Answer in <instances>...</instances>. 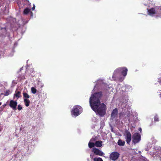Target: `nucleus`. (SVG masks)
I'll return each mask as SVG.
<instances>
[{
  "instance_id": "nucleus-15",
  "label": "nucleus",
  "mask_w": 161,
  "mask_h": 161,
  "mask_svg": "<svg viewBox=\"0 0 161 161\" xmlns=\"http://www.w3.org/2000/svg\"><path fill=\"white\" fill-rule=\"evenodd\" d=\"M23 94L24 99H28L30 97V96L27 93L23 92Z\"/></svg>"
},
{
  "instance_id": "nucleus-17",
  "label": "nucleus",
  "mask_w": 161,
  "mask_h": 161,
  "mask_svg": "<svg viewBox=\"0 0 161 161\" xmlns=\"http://www.w3.org/2000/svg\"><path fill=\"white\" fill-rule=\"evenodd\" d=\"M31 91L32 92L33 94H35L36 92V89L34 87H32L31 88Z\"/></svg>"
},
{
  "instance_id": "nucleus-27",
  "label": "nucleus",
  "mask_w": 161,
  "mask_h": 161,
  "mask_svg": "<svg viewBox=\"0 0 161 161\" xmlns=\"http://www.w3.org/2000/svg\"><path fill=\"white\" fill-rule=\"evenodd\" d=\"M139 130L140 131H142V129L141 128H139Z\"/></svg>"
},
{
  "instance_id": "nucleus-11",
  "label": "nucleus",
  "mask_w": 161,
  "mask_h": 161,
  "mask_svg": "<svg viewBox=\"0 0 161 161\" xmlns=\"http://www.w3.org/2000/svg\"><path fill=\"white\" fill-rule=\"evenodd\" d=\"M102 141H96L95 143V145L97 147H100L102 146Z\"/></svg>"
},
{
  "instance_id": "nucleus-24",
  "label": "nucleus",
  "mask_w": 161,
  "mask_h": 161,
  "mask_svg": "<svg viewBox=\"0 0 161 161\" xmlns=\"http://www.w3.org/2000/svg\"><path fill=\"white\" fill-rule=\"evenodd\" d=\"M120 70H127V69L125 67H122L119 68Z\"/></svg>"
},
{
  "instance_id": "nucleus-21",
  "label": "nucleus",
  "mask_w": 161,
  "mask_h": 161,
  "mask_svg": "<svg viewBox=\"0 0 161 161\" xmlns=\"http://www.w3.org/2000/svg\"><path fill=\"white\" fill-rule=\"evenodd\" d=\"M154 120L155 122L158 121H159L158 117L157 115H156L154 116Z\"/></svg>"
},
{
  "instance_id": "nucleus-20",
  "label": "nucleus",
  "mask_w": 161,
  "mask_h": 161,
  "mask_svg": "<svg viewBox=\"0 0 161 161\" xmlns=\"http://www.w3.org/2000/svg\"><path fill=\"white\" fill-rule=\"evenodd\" d=\"M10 91L9 90H7L5 92V93L4 94V96H8L10 94Z\"/></svg>"
},
{
  "instance_id": "nucleus-19",
  "label": "nucleus",
  "mask_w": 161,
  "mask_h": 161,
  "mask_svg": "<svg viewBox=\"0 0 161 161\" xmlns=\"http://www.w3.org/2000/svg\"><path fill=\"white\" fill-rule=\"evenodd\" d=\"M30 11V9L28 8L25 9L24 11V14H27L29 13Z\"/></svg>"
},
{
  "instance_id": "nucleus-13",
  "label": "nucleus",
  "mask_w": 161,
  "mask_h": 161,
  "mask_svg": "<svg viewBox=\"0 0 161 161\" xmlns=\"http://www.w3.org/2000/svg\"><path fill=\"white\" fill-rule=\"evenodd\" d=\"M118 144L120 146H124L125 143V141H123L121 139H119L118 141Z\"/></svg>"
},
{
  "instance_id": "nucleus-1",
  "label": "nucleus",
  "mask_w": 161,
  "mask_h": 161,
  "mask_svg": "<svg viewBox=\"0 0 161 161\" xmlns=\"http://www.w3.org/2000/svg\"><path fill=\"white\" fill-rule=\"evenodd\" d=\"M103 95L101 91L94 93L90 98L89 103L92 109L101 116L106 113L107 107L103 103H101L100 99Z\"/></svg>"
},
{
  "instance_id": "nucleus-29",
  "label": "nucleus",
  "mask_w": 161,
  "mask_h": 161,
  "mask_svg": "<svg viewBox=\"0 0 161 161\" xmlns=\"http://www.w3.org/2000/svg\"><path fill=\"white\" fill-rule=\"evenodd\" d=\"M22 68H21V69H23Z\"/></svg>"
},
{
  "instance_id": "nucleus-28",
  "label": "nucleus",
  "mask_w": 161,
  "mask_h": 161,
  "mask_svg": "<svg viewBox=\"0 0 161 161\" xmlns=\"http://www.w3.org/2000/svg\"><path fill=\"white\" fill-rule=\"evenodd\" d=\"M1 104H2L0 102V106L1 105Z\"/></svg>"
},
{
  "instance_id": "nucleus-9",
  "label": "nucleus",
  "mask_w": 161,
  "mask_h": 161,
  "mask_svg": "<svg viewBox=\"0 0 161 161\" xmlns=\"http://www.w3.org/2000/svg\"><path fill=\"white\" fill-rule=\"evenodd\" d=\"M118 111L117 108L113 109L111 114V118L112 119H114L116 117L118 114Z\"/></svg>"
},
{
  "instance_id": "nucleus-7",
  "label": "nucleus",
  "mask_w": 161,
  "mask_h": 161,
  "mask_svg": "<svg viewBox=\"0 0 161 161\" xmlns=\"http://www.w3.org/2000/svg\"><path fill=\"white\" fill-rule=\"evenodd\" d=\"M9 105L13 110H16L17 105V103L16 101L11 100L10 101Z\"/></svg>"
},
{
  "instance_id": "nucleus-2",
  "label": "nucleus",
  "mask_w": 161,
  "mask_h": 161,
  "mask_svg": "<svg viewBox=\"0 0 161 161\" xmlns=\"http://www.w3.org/2000/svg\"><path fill=\"white\" fill-rule=\"evenodd\" d=\"M82 108L81 106L75 105L71 111V114L75 116H78L82 112Z\"/></svg>"
},
{
  "instance_id": "nucleus-16",
  "label": "nucleus",
  "mask_w": 161,
  "mask_h": 161,
  "mask_svg": "<svg viewBox=\"0 0 161 161\" xmlns=\"http://www.w3.org/2000/svg\"><path fill=\"white\" fill-rule=\"evenodd\" d=\"M95 145V144L93 142H89L88 143V146L89 148H91L93 147Z\"/></svg>"
},
{
  "instance_id": "nucleus-25",
  "label": "nucleus",
  "mask_w": 161,
  "mask_h": 161,
  "mask_svg": "<svg viewBox=\"0 0 161 161\" xmlns=\"http://www.w3.org/2000/svg\"><path fill=\"white\" fill-rule=\"evenodd\" d=\"M124 113H121L120 114H119V117L120 118L121 117L122 115H123Z\"/></svg>"
},
{
  "instance_id": "nucleus-6",
  "label": "nucleus",
  "mask_w": 161,
  "mask_h": 161,
  "mask_svg": "<svg viewBox=\"0 0 161 161\" xmlns=\"http://www.w3.org/2000/svg\"><path fill=\"white\" fill-rule=\"evenodd\" d=\"M119 156V154L117 152H112L110 155V158L111 159L115 161L117 159Z\"/></svg>"
},
{
  "instance_id": "nucleus-4",
  "label": "nucleus",
  "mask_w": 161,
  "mask_h": 161,
  "mask_svg": "<svg viewBox=\"0 0 161 161\" xmlns=\"http://www.w3.org/2000/svg\"><path fill=\"white\" fill-rule=\"evenodd\" d=\"M127 143L129 144L131 140V135L130 131L125 130L124 135Z\"/></svg>"
},
{
  "instance_id": "nucleus-14",
  "label": "nucleus",
  "mask_w": 161,
  "mask_h": 161,
  "mask_svg": "<svg viewBox=\"0 0 161 161\" xmlns=\"http://www.w3.org/2000/svg\"><path fill=\"white\" fill-rule=\"evenodd\" d=\"M24 101L25 106L26 107H28L30 103L29 100L26 99H24Z\"/></svg>"
},
{
  "instance_id": "nucleus-12",
  "label": "nucleus",
  "mask_w": 161,
  "mask_h": 161,
  "mask_svg": "<svg viewBox=\"0 0 161 161\" xmlns=\"http://www.w3.org/2000/svg\"><path fill=\"white\" fill-rule=\"evenodd\" d=\"M148 14L150 15H153L155 13V11L154 8H152L148 10Z\"/></svg>"
},
{
  "instance_id": "nucleus-8",
  "label": "nucleus",
  "mask_w": 161,
  "mask_h": 161,
  "mask_svg": "<svg viewBox=\"0 0 161 161\" xmlns=\"http://www.w3.org/2000/svg\"><path fill=\"white\" fill-rule=\"evenodd\" d=\"M93 150L94 153L96 155L102 156L104 154V153L102 151L96 148H93Z\"/></svg>"
},
{
  "instance_id": "nucleus-18",
  "label": "nucleus",
  "mask_w": 161,
  "mask_h": 161,
  "mask_svg": "<svg viewBox=\"0 0 161 161\" xmlns=\"http://www.w3.org/2000/svg\"><path fill=\"white\" fill-rule=\"evenodd\" d=\"M94 161H103V159L102 158H94Z\"/></svg>"
},
{
  "instance_id": "nucleus-5",
  "label": "nucleus",
  "mask_w": 161,
  "mask_h": 161,
  "mask_svg": "<svg viewBox=\"0 0 161 161\" xmlns=\"http://www.w3.org/2000/svg\"><path fill=\"white\" fill-rule=\"evenodd\" d=\"M127 71H121V73H119L118 74V75L119 76H117V77L118 78L119 81L120 82H122L124 79L125 77L127 74Z\"/></svg>"
},
{
  "instance_id": "nucleus-10",
  "label": "nucleus",
  "mask_w": 161,
  "mask_h": 161,
  "mask_svg": "<svg viewBox=\"0 0 161 161\" xmlns=\"http://www.w3.org/2000/svg\"><path fill=\"white\" fill-rule=\"evenodd\" d=\"M15 97H17V99L21 97V92L20 91H18L17 90H16L15 93L14 94V97L15 98Z\"/></svg>"
},
{
  "instance_id": "nucleus-3",
  "label": "nucleus",
  "mask_w": 161,
  "mask_h": 161,
  "mask_svg": "<svg viewBox=\"0 0 161 161\" xmlns=\"http://www.w3.org/2000/svg\"><path fill=\"white\" fill-rule=\"evenodd\" d=\"M132 141L134 144L138 143L141 140V136L138 133H135L132 136Z\"/></svg>"
},
{
  "instance_id": "nucleus-26",
  "label": "nucleus",
  "mask_w": 161,
  "mask_h": 161,
  "mask_svg": "<svg viewBox=\"0 0 161 161\" xmlns=\"http://www.w3.org/2000/svg\"><path fill=\"white\" fill-rule=\"evenodd\" d=\"M35 6L34 5L33 7L32 8V10H35Z\"/></svg>"
},
{
  "instance_id": "nucleus-23",
  "label": "nucleus",
  "mask_w": 161,
  "mask_h": 161,
  "mask_svg": "<svg viewBox=\"0 0 161 161\" xmlns=\"http://www.w3.org/2000/svg\"><path fill=\"white\" fill-rule=\"evenodd\" d=\"M97 138L96 136L92 138L91 139L90 141H92V142L95 141H96L97 140Z\"/></svg>"
},
{
  "instance_id": "nucleus-22",
  "label": "nucleus",
  "mask_w": 161,
  "mask_h": 161,
  "mask_svg": "<svg viewBox=\"0 0 161 161\" xmlns=\"http://www.w3.org/2000/svg\"><path fill=\"white\" fill-rule=\"evenodd\" d=\"M17 109H18V110H20L22 109V107L21 105L19 104L18 106Z\"/></svg>"
}]
</instances>
